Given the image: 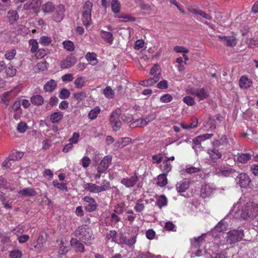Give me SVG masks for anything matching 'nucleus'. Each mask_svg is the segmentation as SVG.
<instances>
[{
    "mask_svg": "<svg viewBox=\"0 0 258 258\" xmlns=\"http://www.w3.org/2000/svg\"><path fill=\"white\" fill-rule=\"evenodd\" d=\"M74 234L86 245H90L93 243L94 237L93 231L91 228L87 225L78 227L75 230Z\"/></svg>",
    "mask_w": 258,
    "mask_h": 258,
    "instance_id": "nucleus-1",
    "label": "nucleus"
},
{
    "mask_svg": "<svg viewBox=\"0 0 258 258\" xmlns=\"http://www.w3.org/2000/svg\"><path fill=\"white\" fill-rule=\"evenodd\" d=\"M258 215V204L249 202L247 203L242 208L241 216L247 220L253 219Z\"/></svg>",
    "mask_w": 258,
    "mask_h": 258,
    "instance_id": "nucleus-2",
    "label": "nucleus"
},
{
    "mask_svg": "<svg viewBox=\"0 0 258 258\" xmlns=\"http://www.w3.org/2000/svg\"><path fill=\"white\" fill-rule=\"evenodd\" d=\"M93 4L88 1L84 4L82 10V21L83 25L87 28L92 24L91 12Z\"/></svg>",
    "mask_w": 258,
    "mask_h": 258,
    "instance_id": "nucleus-3",
    "label": "nucleus"
},
{
    "mask_svg": "<svg viewBox=\"0 0 258 258\" xmlns=\"http://www.w3.org/2000/svg\"><path fill=\"white\" fill-rule=\"evenodd\" d=\"M244 237L243 230L237 229L229 231L226 236V242L228 244H234L241 241Z\"/></svg>",
    "mask_w": 258,
    "mask_h": 258,
    "instance_id": "nucleus-4",
    "label": "nucleus"
},
{
    "mask_svg": "<svg viewBox=\"0 0 258 258\" xmlns=\"http://www.w3.org/2000/svg\"><path fill=\"white\" fill-rule=\"evenodd\" d=\"M121 110L117 108L112 112L109 116V123L114 132L118 131L121 127L122 122L120 120Z\"/></svg>",
    "mask_w": 258,
    "mask_h": 258,
    "instance_id": "nucleus-5",
    "label": "nucleus"
},
{
    "mask_svg": "<svg viewBox=\"0 0 258 258\" xmlns=\"http://www.w3.org/2000/svg\"><path fill=\"white\" fill-rule=\"evenodd\" d=\"M137 234L133 235L129 238H127L123 233H120L118 239V244H125L129 247L134 246L136 242V238Z\"/></svg>",
    "mask_w": 258,
    "mask_h": 258,
    "instance_id": "nucleus-6",
    "label": "nucleus"
},
{
    "mask_svg": "<svg viewBox=\"0 0 258 258\" xmlns=\"http://www.w3.org/2000/svg\"><path fill=\"white\" fill-rule=\"evenodd\" d=\"M85 202V210L88 212H92L96 210L98 205L95 200L89 196H85L83 198Z\"/></svg>",
    "mask_w": 258,
    "mask_h": 258,
    "instance_id": "nucleus-7",
    "label": "nucleus"
},
{
    "mask_svg": "<svg viewBox=\"0 0 258 258\" xmlns=\"http://www.w3.org/2000/svg\"><path fill=\"white\" fill-rule=\"evenodd\" d=\"M219 39L226 46L233 47L237 44V39L234 36H218Z\"/></svg>",
    "mask_w": 258,
    "mask_h": 258,
    "instance_id": "nucleus-8",
    "label": "nucleus"
},
{
    "mask_svg": "<svg viewBox=\"0 0 258 258\" xmlns=\"http://www.w3.org/2000/svg\"><path fill=\"white\" fill-rule=\"evenodd\" d=\"M235 180L236 182L239 184V186L243 188L248 186L251 182L249 176L247 174L243 173L239 174Z\"/></svg>",
    "mask_w": 258,
    "mask_h": 258,
    "instance_id": "nucleus-9",
    "label": "nucleus"
},
{
    "mask_svg": "<svg viewBox=\"0 0 258 258\" xmlns=\"http://www.w3.org/2000/svg\"><path fill=\"white\" fill-rule=\"evenodd\" d=\"M139 177L136 173L131 177L123 178L120 181V183L124 185L127 188L133 187L138 181Z\"/></svg>",
    "mask_w": 258,
    "mask_h": 258,
    "instance_id": "nucleus-10",
    "label": "nucleus"
},
{
    "mask_svg": "<svg viewBox=\"0 0 258 258\" xmlns=\"http://www.w3.org/2000/svg\"><path fill=\"white\" fill-rule=\"evenodd\" d=\"M112 156L107 155L105 156L99 163L97 167V171L105 172L111 163Z\"/></svg>",
    "mask_w": 258,
    "mask_h": 258,
    "instance_id": "nucleus-11",
    "label": "nucleus"
},
{
    "mask_svg": "<svg viewBox=\"0 0 258 258\" xmlns=\"http://www.w3.org/2000/svg\"><path fill=\"white\" fill-rule=\"evenodd\" d=\"M213 136L212 134H206L201 136H199L195 138H194L192 140L193 144L192 148L195 150H197V147L199 148H201V143L203 141H205V140L211 138Z\"/></svg>",
    "mask_w": 258,
    "mask_h": 258,
    "instance_id": "nucleus-12",
    "label": "nucleus"
},
{
    "mask_svg": "<svg viewBox=\"0 0 258 258\" xmlns=\"http://www.w3.org/2000/svg\"><path fill=\"white\" fill-rule=\"evenodd\" d=\"M76 62V58L73 54L68 56L60 62V67L62 69H67L73 66Z\"/></svg>",
    "mask_w": 258,
    "mask_h": 258,
    "instance_id": "nucleus-13",
    "label": "nucleus"
},
{
    "mask_svg": "<svg viewBox=\"0 0 258 258\" xmlns=\"http://www.w3.org/2000/svg\"><path fill=\"white\" fill-rule=\"evenodd\" d=\"M215 188L209 184L203 185L201 189V195L203 198L210 197L215 191Z\"/></svg>",
    "mask_w": 258,
    "mask_h": 258,
    "instance_id": "nucleus-14",
    "label": "nucleus"
},
{
    "mask_svg": "<svg viewBox=\"0 0 258 258\" xmlns=\"http://www.w3.org/2000/svg\"><path fill=\"white\" fill-rule=\"evenodd\" d=\"M191 94L197 96L200 100L207 99L209 97V92L204 88L193 89Z\"/></svg>",
    "mask_w": 258,
    "mask_h": 258,
    "instance_id": "nucleus-15",
    "label": "nucleus"
},
{
    "mask_svg": "<svg viewBox=\"0 0 258 258\" xmlns=\"http://www.w3.org/2000/svg\"><path fill=\"white\" fill-rule=\"evenodd\" d=\"M191 12L196 15V18L200 21L201 22H203V20L200 18L201 17L203 18H204L207 20H211L212 19V16L209 14L205 13L204 11L197 10L195 9H193Z\"/></svg>",
    "mask_w": 258,
    "mask_h": 258,
    "instance_id": "nucleus-16",
    "label": "nucleus"
},
{
    "mask_svg": "<svg viewBox=\"0 0 258 258\" xmlns=\"http://www.w3.org/2000/svg\"><path fill=\"white\" fill-rule=\"evenodd\" d=\"M208 153L209 155L210 159L213 162H216L217 160L220 159L222 157L221 153L219 152V150L216 148L209 149Z\"/></svg>",
    "mask_w": 258,
    "mask_h": 258,
    "instance_id": "nucleus-17",
    "label": "nucleus"
},
{
    "mask_svg": "<svg viewBox=\"0 0 258 258\" xmlns=\"http://www.w3.org/2000/svg\"><path fill=\"white\" fill-rule=\"evenodd\" d=\"M14 97V94L12 91L5 92L0 95L1 102L4 103L7 106Z\"/></svg>",
    "mask_w": 258,
    "mask_h": 258,
    "instance_id": "nucleus-18",
    "label": "nucleus"
},
{
    "mask_svg": "<svg viewBox=\"0 0 258 258\" xmlns=\"http://www.w3.org/2000/svg\"><path fill=\"white\" fill-rule=\"evenodd\" d=\"M83 188L85 190L88 191L90 192L97 194L101 192L99 185L92 183H85L83 185Z\"/></svg>",
    "mask_w": 258,
    "mask_h": 258,
    "instance_id": "nucleus-19",
    "label": "nucleus"
},
{
    "mask_svg": "<svg viewBox=\"0 0 258 258\" xmlns=\"http://www.w3.org/2000/svg\"><path fill=\"white\" fill-rule=\"evenodd\" d=\"M236 172V171L233 169L230 168H220L218 170H216V174L219 176H229L232 175Z\"/></svg>",
    "mask_w": 258,
    "mask_h": 258,
    "instance_id": "nucleus-20",
    "label": "nucleus"
},
{
    "mask_svg": "<svg viewBox=\"0 0 258 258\" xmlns=\"http://www.w3.org/2000/svg\"><path fill=\"white\" fill-rule=\"evenodd\" d=\"M71 245L75 248L77 251L83 252L84 251V246L83 244L77 238H72Z\"/></svg>",
    "mask_w": 258,
    "mask_h": 258,
    "instance_id": "nucleus-21",
    "label": "nucleus"
},
{
    "mask_svg": "<svg viewBox=\"0 0 258 258\" xmlns=\"http://www.w3.org/2000/svg\"><path fill=\"white\" fill-rule=\"evenodd\" d=\"M190 182L187 180H182L176 184V187L178 192H184L189 188Z\"/></svg>",
    "mask_w": 258,
    "mask_h": 258,
    "instance_id": "nucleus-22",
    "label": "nucleus"
},
{
    "mask_svg": "<svg viewBox=\"0 0 258 258\" xmlns=\"http://www.w3.org/2000/svg\"><path fill=\"white\" fill-rule=\"evenodd\" d=\"M100 36L106 42L112 44V42L114 40V38L113 36V34L108 31L101 30L100 31Z\"/></svg>",
    "mask_w": 258,
    "mask_h": 258,
    "instance_id": "nucleus-23",
    "label": "nucleus"
},
{
    "mask_svg": "<svg viewBox=\"0 0 258 258\" xmlns=\"http://www.w3.org/2000/svg\"><path fill=\"white\" fill-rule=\"evenodd\" d=\"M65 11L64 6L63 5H59L56 8V16H54V20L56 22L61 21L63 18V13Z\"/></svg>",
    "mask_w": 258,
    "mask_h": 258,
    "instance_id": "nucleus-24",
    "label": "nucleus"
},
{
    "mask_svg": "<svg viewBox=\"0 0 258 258\" xmlns=\"http://www.w3.org/2000/svg\"><path fill=\"white\" fill-rule=\"evenodd\" d=\"M205 236L206 234H203L200 236L190 239L191 245L195 248L199 247L204 241Z\"/></svg>",
    "mask_w": 258,
    "mask_h": 258,
    "instance_id": "nucleus-25",
    "label": "nucleus"
},
{
    "mask_svg": "<svg viewBox=\"0 0 258 258\" xmlns=\"http://www.w3.org/2000/svg\"><path fill=\"white\" fill-rule=\"evenodd\" d=\"M238 156L237 158V162L242 164L247 163V162L251 159V157L252 156V155L250 153H238Z\"/></svg>",
    "mask_w": 258,
    "mask_h": 258,
    "instance_id": "nucleus-26",
    "label": "nucleus"
},
{
    "mask_svg": "<svg viewBox=\"0 0 258 258\" xmlns=\"http://www.w3.org/2000/svg\"><path fill=\"white\" fill-rule=\"evenodd\" d=\"M63 114L60 111L52 113L50 115V120L53 123L59 122L63 118Z\"/></svg>",
    "mask_w": 258,
    "mask_h": 258,
    "instance_id": "nucleus-27",
    "label": "nucleus"
},
{
    "mask_svg": "<svg viewBox=\"0 0 258 258\" xmlns=\"http://www.w3.org/2000/svg\"><path fill=\"white\" fill-rule=\"evenodd\" d=\"M252 84V81L247 77L242 76L239 80V86L241 88L246 89L249 87Z\"/></svg>",
    "mask_w": 258,
    "mask_h": 258,
    "instance_id": "nucleus-28",
    "label": "nucleus"
},
{
    "mask_svg": "<svg viewBox=\"0 0 258 258\" xmlns=\"http://www.w3.org/2000/svg\"><path fill=\"white\" fill-rule=\"evenodd\" d=\"M56 85L54 80H50L44 85L43 89L46 92H52L56 88Z\"/></svg>",
    "mask_w": 258,
    "mask_h": 258,
    "instance_id": "nucleus-29",
    "label": "nucleus"
},
{
    "mask_svg": "<svg viewBox=\"0 0 258 258\" xmlns=\"http://www.w3.org/2000/svg\"><path fill=\"white\" fill-rule=\"evenodd\" d=\"M131 140V139L128 137L120 138L115 143V146L119 148H122L130 143Z\"/></svg>",
    "mask_w": 258,
    "mask_h": 258,
    "instance_id": "nucleus-30",
    "label": "nucleus"
},
{
    "mask_svg": "<svg viewBox=\"0 0 258 258\" xmlns=\"http://www.w3.org/2000/svg\"><path fill=\"white\" fill-rule=\"evenodd\" d=\"M18 193L20 195L26 197L34 196L37 194L34 189L30 187L23 188V189L20 190Z\"/></svg>",
    "mask_w": 258,
    "mask_h": 258,
    "instance_id": "nucleus-31",
    "label": "nucleus"
},
{
    "mask_svg": "<svg viewBox=\"0 0 258 258\" xmlns=\"http://www.w3.org/2000/svg\"><path fill=\"white\" fill-rule=\"evenodd\" d=\"M8 18L10 24H13L19 19V15L16 11L11 10L8 13Z\"/></svg>",
    "mask_w": 258,
    "mask_h": 258,
    "instance_id": "nucleus-32",
    "label": "nucleus"
},
{
    "mask_svg": "<svg viewBox=\"0 0 258 258\" xmlns=\"http://www.w3.org/2000/svg\"><path fill=\"white\" fill-rule=\"evenodd\" d=\"M31 103L36 106H40L43 104L44 99L43 97L40 95H33L30 99Z\"/></svg>",
    "mask_w": 258,
    "mask_h": 258,
    "instance_id": "nucleus-33",
    "label": "nucleus"
},
{
    "mask_svg": "<svg viewBox=\"0 0 258 258\" xmlns=\"http://www.w3.org/2000/svg\"><path fill=\"white\" fill-rule=\"evenodd\" d=\"M167 174L164 173L163 174L159 175L157 177V184L163 187L167 183V179L166 177Z\"/></svg>",
    "mask_w": 258,
    "mask_h": 258,
    "instance_id": "nucleus-34",
    "label": "nucleus"
},
{
    "mask_svg": "<svg viewBox=\"0 0 258 258\" xmlns=\"http://www.w3.org/2000/svg\"><path fill=\"white\" fill-rule=\"evenodd\" d=\"M55 9V6L52 3L48 2L42 6V11L44 13H49L53 12Z\"/></svg>",
    "mask_w": 258,
    "mask_h": 258,
    "instance_id": "nucleus-35",
    "label": "nucleus"
},
{
    "mask_svg": "<svg viewBox=\"0 0 258 258\" xmlns=\"http://www.w3.org/2000/svg\"><path fill=\"white\" fill-rule=\"evenodd\" d=\"M24 155V153L21 152L13 151L9 156V160L13 161H17L20 159Z\"/></svg>",
    "mask_w": 258,
    "mask_h": 258,
    "instance_id": "nucleus-36",
    "label": "nucleus"
},
{
    "mask_svg": "<svg viewBox=\"0 0 258 258\" xmlns=\"http://www.w3.org/2000/svg\"><path fill=\"white\" fill-rule=\"evenodd\" d=\"M96 56L97 55L95 53L88 52L85 56V58L92 65H95L98 62Z\"/></svg>",
    "mask_w": 258,
    "mask_h": 258,
    "instance_id": "nucleus-37",
    "label": "nucleus"
},
{
    "mask_svg": "<svg viewBox=\"0 0 258 258\" xmlns=\"http://www.w3.org/2000/svg\"><path fill=\"white\" fill-rule=\"evenodd\" d=\"M5 72L8 76L13 77L16 75L17 70L14 66L9 63L7 66Z\"/></svg>",
    "mask_w": 258,
    "mask_h": 258,
    "instance_id": "nucleus-38",
    "label": "nucleus"
},
{
    "mask_svg": "<svg viewBox=\"0 0 258 258\" xmlns=\"http://www.w3.org/2000/svg\"><path fill=\"white\" fill-rule=\"evenodd\" d=\"M100 111L101 109L99 107H96L89 112L88 117L91 119H95L100 113Z\"/></svg>",
    "mask_w": 258,
    "mask_h": 258,
    "instance_id": "nucleus-39",
    "label": "nucleus"
},
{
    "mask_svg": "<svg viewBox=\"0 0 258 258\" xmlns=\"http://www.w3.org/2000/svg\"><path fill=\"white\" fill-rule=\"evenodd\" d=\"M139 258H161L160 255H155L149 252H140Z\"/></svg>",
    "mask_w": 258,
    "mask_h": 258,
    "instance_id": "nucleus-40",
    "label": "nucleus"
},
{
    "mask_svg": "<svg viewBox=\"0 0 258 258\" xmlns=\"http://www.w3.org/2000/svg\"><path fill=\"white\" fill-rule=\"evenodd\" d=\"M112 11L114 13H118L120 10V4L117 0H113L111 3Z\"/></svg>",
    "mask_w": 258,
    "mask_h": 258,
    "instance_id": "nucleus-41",
    "label": "nucleus"
},
{
    "mask_svg": "<svg viewBox=\"0 0 258 258\" xmlns=\"http://www.w3.org/2000/svg\"><path fill=\"white\" fill-rule=\"evenodd\" d=\"M73 97L76 100L81 102L87 97V94L85 92L82 91L74 94Z\"/></svg>",
    "mask_w": 258,
    "mask_h": 258,
    "instance_id": "nucleus-42",
    "label": "nucleus"
},
{
    "mask_svg": "<svg viewBox=\"0 0 258 258\" xmlns=\"http://www.w3.org/2000/svg\"><path fill=\"white\" fill-rule=\"evenodd\" d=\"M85 80L84 77H80L78 78L74 82L76 88L77 89H81L85 85Z\"/></svg>",
    "mask_w": 258,
    "mask_h": 258,
    "instance_id": "nucleus-43",
    "label": "nucleus"
},
{
    "mask_svg": "<svg viewBox=\"0 0 258 258\" xmlns=\"http://www.w3.org/2000/svg\"><path fill=\"white\" fill-rule=\"evenodd\" d=\"M52 41L50 37L47 36H41L39 39V43L44 46H47L51 44Z\"/></svg>",
    "mask_w": 258,
    "mask_h": 258,
    "instance_id": "nucleus-44",
    "label": "nucleus"
},
{
    "mask_svg": "<svg viewBox=\"0 0 258 258\" xmlns=\"http://www.w3.org/2000/svg\"><path fill=\"white\" fill-rule=\"evenodd\" d=\"M16 50L15 49H12L8 50L5 54V58L9 60L13 59L16 54Z\"/></svg>",
    "mask_w": 258,
    "mask_h": 258,
    "instance_id": "nucleus-45",
    "label": "nucleus"
},
{
    "mask_svg": "<svg viewBox=\"0 0 258 258\" xmlns=\"http://www.w3.org/2000/svg\"><path fill=\"white\" fill-rule=\"evenodd\" d=\"M167 200L166 197L164 195L160 196L157 201V205L161 208L162 207L167 205Z\"/></svg>",
    "mask_w": 258,
    "mask_h": 258,
    "instance_id": "nucleus-46",
    "label": "nucleus"
},
{
    "mask_svg": "<svg viewBox=\"0 0 258 258\" xmlns=\"http://www.w3.org/2000/svg\"><path fill=\"white\" fill-rule=\"evenodd\" d=\"M29 44L31 46L30 51L34 53L37 51L38 49V44L35 39H30L29 41Z\"/></svg>",
    "mask_w": 258,
    "mask_h": 258,
    "instance_id": "nucleus-47",
    "label": "nucleus"
},
{
    "mask_svg": "<svg viewBox=\"0 0 258 258\" xmlns=\"http://www.w3.org/2000/svg\"><path fill=\"white\" fill-rule=\"evenodd\" d=\"M103 94L107 98H113L114 95V91L110 87L107 86L104 90Z\"/></svg>",
    "mask_w": 258,
    "mask_h": 258,
    "instance_id": "nucleus-48",
    "label": "nucleus"
},
{
    "mask_svg": "<svg viewBox=\"0 0 258 258\" xmlns=\"http://www.w3.org/2000/svg\"><path fill=\"white\" fill-rule=\"evenodd\" d=\"M227 224L224 221H221L216 226V230L219 232H223L227 230Z\"/></svg>",
    "mask_w": 258,
    "mask_h": 258,
    "instance_id": "nucleus-49",
    "label": "nucleus"
},
{
    "mask_svg": "<svg viewBox=\"0 0 258 258\" xmlns=\"http://www.w3.org/2000/svg\"><path fill=\"white\" fill-rule=\"evenodd\" d=\"M64 48L68 51H72L74 50L75 46L74 43L71 41H64L63 42Z\"/></svg>",
    "mask_w": 258,
    "mask_h": 258,
    "instance_id": "nucleus-50",
    "label": "nucleus"
},
{
    "mask_svg": "<svg viewBox=\"0 0 258 258\" xmlns=\"http://www.w3.org/2000/svg\"><path fill=\"white\" fill-rule=\"evenodd\" d=\"M117 233L115 230H110L106 235V237L108 240H110L111 242H116Z\"/></svg>",
    "mask_w": 258,
    "mask_h": 258,
    "instance_id": "nucleus-51",
    "label": "nucleus"
},
{
    "mask_svg": "<svg viewBox=\"0 0 258 258\" xmlns=\"http://www.w3.org/2000/svg\"><path fill=\"white\" fill-rule=\"evenodd\" d=\"M182 127L184 129H191L196 128L198 125V119L195 118L192 122H191L189 124L184 125L183 124H180Z\"/></svg>",
    "mask_w": 258,
    "mask_h": 258,
    "instance_id": "nucleus-52",
    "label": "nucleus"
},
{
    "mask_svg": "<svg viewBox=\"0 0 258 258\" xmlns=\"http://www.w3.org/2000/svg\"><path fill=\"white\" fill-rule=\"evenodd\" d=\"M28 128L27 124L24 122H21L17 125V130L20 133H24Z\"/></svg>",
    "mask_w": 258,
    "mask_h": 258,
    "instance_id": "nucleus-53",
    "label": "nucleus"
},
{
    "mask_svg": "<svg viewBox=\"0 0 258 258\" xmlns=\"http://www.w3.org/2000/svg\"><path fill=\"white\" fill-rule=\"evenodd\" d=\"M70 93L69 91L65 88L61 89L58 97L62 99L68 98L70 97Z\"/></svg>",
    "mask_w": 258,
    "mask_h": 258,
    "instance_id": "nucleus-54",
    "label": "nucleus"
},
{
    "mask_svg": "<svg viewBox=\"0 0 258 258\" xmlns=\"http://www.w3.org/2000/svg\"><path fill=\"white\" fill-rule=\"evenodd\" d=\"M100 190L102 191H106L110 188V184L109 181L104 179L102 182V185L99 186Z\"/></svg>",
    "mask_w": 258,
    "mask_h": 258,
    "instance_id": "nucleus-55",
    "label": "nucleus"
},
{
    "mask_svg": "<svg viewBox=\"0 0 258 258\" xmlns=\"http://www.w3.org/2000/svg\"><path fill=\"white\" fill-rule=\"evenodd\" d=\"M121 118L125 123H130L134 120L133 116L130 114H122Z\"/></svg>",
    "mask_w": 258,
    "mask_h": 258,
    "instance_id": "nucleus-56",
    "label": "nucleus"
},
{
    "mask_svg": "<svg viewBox=\"0 0 258 258\" xmlns=\"http://www.w3.org/2000/svg\"><path fill=\"white\" fill-rule=\"evenodd\" d=\"M52 185L61 190H67V186L66 183H58L57 181L54 180L52 181Z\"/></svg>",
    "mask_w": 258,
    "mask_h": 258,
    "instance_id": "nucleus-57",
    "label": "nucleus"
},
{
    "mask_svg": "<svg viewBox=\"0 0 258 258\" xmlns=\"http://www.w3.org/2000/svg\"><path fill=\"white\" fill-rule=\"evenodd\" d=\"M81 162L82 166L84 168H86L88 167H89V166L91 164V161L90 159L88 157L85 156L81 159Z\"/></svg>",
    "mask_w": 258,
    "mask_h": 258,
    "instance_id": "nucleus-58",
    "label": "nucleus"
},
{
    "mask_svg": "<svg viewBox=\"0 0 258 258\" xmlns=\"http://www.w3.org/2000/svg\"><path fill=\"white\" fill-rule=\"evenodd\" d=\"M163 164L164 165L163 171L165 173L167 174L171 169V165L168 160H164Z\"/></svg>",
    "mask_w": 258,
    "mask_h": 258,
    "instance_id": "nucleus-59",
    "label": "nucleus"
},
{
    "mask_svg": "<svg viewBox=\"0 0 258 258\" xmlns=\"http://www.w3.org/2000/svg\"><path fill=\"white\" fill-rule=\"evenodd\" d=\"M183 101L187 105L190 106L194 105L195 104L194 99L189 96L184 97L183 99Z\"/></svg>",
    "mask_w": 258,
    "mask_h": 258,
    "instance_id": "nucleus-60",
    "label": "nucleus"
},
{
    "mask_svg": "<svg viewBox=\"0 0 258 258\" xmlns=\"http://www.w3.org/2000/svg\"><path fill=\"white\" fill-rule=\"evenodd\" d=\"M161 77V73H159L157 76H154L153 78H150L148 79L149 86H151L157 82Z\"/></svg>",
    "mask_w": 258,
    "mask_h": 258,
    "instance_id": "nucleus-61",
    "label": "nucleus"
},
{
    "mask_svg": "<svg viewBox=\"0 0 258 258\" xmlns=\"http://www.w3.org/2000/svg\"><path fill=\"white\" fill-rule=\"evenodd\" d=\"M22 253L21 251L20 250H14L11 251L10 253V256L11 258H21Z\"/></svg>",
    "mask_w": 258,
    "mask_h": 258,
    "instance_id": "nucleus-62",
    "label": "nucleus"
},
{
    "mask_svg": "<svg viewBox=\"0 0 258 258\" xmlns=\"http://www.w3.org/2000/svg\"><path fill=\"white\" fill-rule=\"evenodd\" d=\"M172 99L173 97L171 95L166 94L161 97L160 101L162 102L167 103L172 101Z\"/></svg>",
    "mask_w": 258,
    "mask_h": 258,
    "instance_id": "nucleus-63",
    "label": "nucleus"
},
{
    "mask_svg": "<svg viewBox=\"0 0 258 258\" xmlns=\"http://www.w3.org/2000/svg\"><path fill=\"white\" fill-rule=\"evenodd\" d=\"M173 49L174 51L176 52H182L183 53V54L187 53L189 51V50L185 47L180 46H175Z\"/></svg>",
    "mask_w": 258,
    "mask_h": 258,
    "instance_id": "nucleus-64",
    "label": "nucleus"
}]
</instances>
